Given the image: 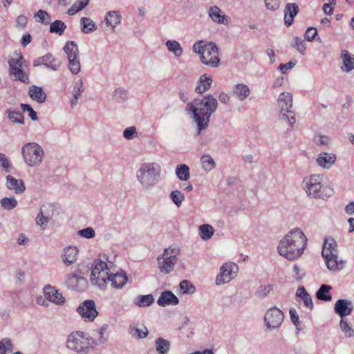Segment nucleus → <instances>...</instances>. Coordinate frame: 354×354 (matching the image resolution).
Listing matches in <instances>:
<instances>
[{"label": "nucleus", "instance_id": "nucleus-1", "mask_svg": "<svg viewBox=\"0 0 354 354\" xmlns=\"http://www.w3.org/2000/svg\"><path fill=\"white\" fill-rule=\"evenodd\" d=\"M308 239L299 228L290 231L279 243V254L289 261L299 259L307 246Z\"/></svg>", "mask_w": 354, "mask_h": 354}, {"label": "nucleus", "instance_id": "nucleus-2", "mask_svg": "<svg viewBox=\"0 0 354 354\" xmlns=\"http://www.w3.org/2000/svg\"><path fill=\"white\" fill-rule=\"evenodd\" d=\"M187 106L193 112L194 119L200 133L207 127L210 116L217 108V100L212 95H207L203 99H195Z\"/></svg>", "mask_w": 354, "mask_h": 354}, {"label": "nucleus", "instance_id": "nucleus-3", "mask_svg": "<svg viewBox=\"0 0 354 354\" xmlns=\"http://www.w3.org/2000/svg\"><path fill=\"white\" fill-rule=\"evenodd\" d=\"M337 243L334 239L328 237L324 239L322 254L327 268L332 271L340 270L344 267L345 262L337 259Z\"/></svg>", "mask_w": 354, "mask_h": 354}, {"label": "nucleus", "instance_id": "nucleus-4", "mask_svg": "<svg viewBox=\"0 0 354 354\" xmlns=\"http://www.w3.org/2000/svg\"><path fill=\"white\" fill-rule=\"evenodd\" d=\"M194 50L200 55L202 63L210 67L218 66L220 59L218 49L213 42L203 44L200 41L194 45Z\"/></svg>", "mask_w": 354, "mask_h": 354}, {"label": "nucleus", "instance_id": "nucleus-5", "mask_svg": "<svg viewBox=\"0 0 354 354\" xmlns=\"http://www.w3.org/2000/svg\"><path fill=\"white\" fill-rule=\"evenodd\" d=\"M160 171V165L156 162L144 163L137 171V178L143 187L148 188L158 183Z\"/></svg>", "mask_w": 354, "mask_h": 354}, {"label": "nucleus", "instance_id": "nucleus-6", "mask_svg": "<svg viewBox=\"0 0 354 354\" xmlns=\"http://www.w3.org/2000/svg\"><path fill=\"white\" fill-rule=\"evenodd\" d=\"M306 192L308 196L315 198H327L333 193V188L324 184V178L320 175H313L308 180L306 185Z\"/></svg>", "mask_w": 354, "mask_h": 354}, {"label": "nucleus", "instance_id": "nucleus-7", "mask_svg": "<svg viewBox=\"0 0 354 354\" xmlns=\"http://www.w3.org/2000/svg\"><path fill=\"white\" fill-rule=\"evenodd\" d=\"M111 273L106 261L96 259L92 265L91 281L93 284L104 289L108 283Z\"/></svg>", "mask_w": 354, "mask_h": 354}, {"label": "nucleus", "instance_id": "nucleus-8", "mask_svg": "<svg viewBox=\"0 0 354 354\" xmlns=\"http://www.w3.org/2000/svg\"><path fill=\"white\" fill-rule=\"evenodd\" d=\"M67 347L78 353H86L92 346L91 339L84 333L75 331L71 333L66 341Z\"/></svg>", "mask_w": 354, "mask_h": 354}, {"label": "nucleus", "instance_id": "nucleus-9", "mask_svg": "<svg viewBox=\"0 0 354 354\" xmlns=\"http://www.w3.org/2000/svg\"><path fill=\"white\" fill-rule=\"evenodd\" d=\"M26 163L30 166H36L41 163L44 157L43 149L35 142L25 145L21 149Z\"/></svg>", "mask_w": 354, "mask_h": 354}, {"label": "nucleus", "instance_id": "nucleus-10", "mask_svg": "<svg viewBox=\"0 0 354 354\" xmlns=\"http://www.w3.org/2000/svg\"><path fill=\"white\" fill-rule=\"evenodd\" d=\"M15 58L9 59L10 73L15 80H19L23 83L28 84V75L22 70L23 56L21 53H15Z\"/></svg>", "mask_w": 354, "mask_h": 354}, {"label": "nucleus", "instance_id": "nucleus-11", "mask_svg": "<svg viewBox=\"0 0 354 354\" xmlns=\"http://www.w3.org/2000/svg\"><path fill=\"white\" fill-rule=\"evenodd\" d=\"M178 253V250L176 248H167L165 250L162 255L158 258V266L161 272L167 274L173 270L174 265L177 262Z\"/></svg>", "mask_w": 354, "mask_h": 354}, {"label": "nucleus", "instance_id": "nucleus-12", "mask_svg": "<svg viewBox=\"0 0 354 354\" xmlns=\"http://www.w3.org/2000/svg\"><path fill=\"white\" fill-rule=\"evenodd\" d=\"M64 50L67 55L70 71L73 74H77L81 68L77 45L74 41H68Z\"/></svg>", "mask_w": 354, "mask_h": 354}, {"label": "nucleus", "instance_id": "nucleus-13", "mask_svg": "<svg viewBox=\"0 0 354 354\" xmlns=\"http://www.w3.org/2000/svg\"><path fill=\"white\" fill-rule=\"evenodd\" d=\"M239 268L236 264L230 262L223 264L220 270V274L216 277V283L220 285L232 281L238 272Z\"/></svg>", "mask_w": 354, "mask_h": 354}, {"label": "nucleus", "instance_id": "nucleus-14", "mask_svg": "<svg viewBox=\"0 0 354 354\" xmlns=\"http://www.w3.org/2000/svg\"><path fill=\"white\" fill-rule=\"evenodd\" d=\"M81 317L86 322H93L98 315L93 300L84 301L77 309Z\"/></svg>", "mask_w": 354, "mask_h": 354}, {"label": "nucleus", "instance_id": "nucleus-15", "mask_svg": "<svg viewBox=\"0 0 354 354\" xmlns=\"http://www.w3.org/2000/svg\"><path fill=\"white\" fill-rule=\"evenodd\" d=\"M279 105L281 112L288 113L286 118L292 126L295 122V113L290 109L292 106V95L290 93H281L279 97Z\"/></svg>", "mask_w": 354, "mask_h": 354}, {"label": "nucleus", "instance_id": "nucleus-16", "mask_svg": "<svg viewBox=\"0 0 354 354\" xmlns=\"http://www.w3.org/2000/svg\"><path fill=\"white\" fill-rule=\"evenodd\" d=\"M264 320L268 328H278L283 320V313L276 307L271 308L266 312Z\"/></svg>", "mask_w": 354, "mask_h": 354}, {"label": "nucleus", "instance_id": "nucleus-17", "mask_svg": "<svg viewBox=\"0 0 354 354\" xmlns=\"http://www.w3.org/2000/svg\"><path fill=\"white\" fill-rule=\"evenodd\" d=\"M353 308V306L351 301L342 299L336 301L334 310L338 315L343 318L349 315L352 313Z\"/></svg>", "mask_w": 354, "mask_h": 354}, {"label": "nucleus", "instance_id": "nucleus-18", "mask_svg": "<svg viewBox=\"0 0 354 354\" xmlns=\"http://www.w3.org/2000/svg\"><path fill=\"white\" fill-rule=\"evenodd\" d=\"M44 294L46 299L57 305H62L65 302V299L62 295L59 292L57 289L50 285L44 287Z\"/></svg>", "mask_w": 354, "mask_h": 354}, {"label": "nucleus", "instance_id": "nucleus-19", "mask_svg": "<svg viewBox=\"0 0 354 354\" xmlns=\"http://www.w3.org/2000/svg\"><path fill=\"white\" fill-rule=\"evenodd\" d=\"M128 280L127 276L123 272L111 273L108 280L111 288L115 289H121L127 283Z\"/></svg>", "mask_w": 354, "mask_h": 354}, {"label": "nucleus", "instance_id": "nucleus-20", "mask_svg": "<svg viewBox=\"0 0 354 354\" xmlns=\"http://www.w3.org/2000/svg\"><path fill=\"white\" fill-rule=\"evenodd\" d=\"M33 64L34 66L43 64L53 70H57L60 66L59 62L55 59L51 54H46L35 59Z\"/></svg>", "mask_w": 354, "mask_h": 354}, {"label": "nucleus", "instance_id": "nucleus-21", "mask_svg": "<svg viewBox=\"0 0 354 354\" xmlns=\"http://www.w3.org/2000/svg\"><path fill=\"white\" fill-rule=\"evenodd\" d=\"M178 302V297L169 290L162 292L157 301L158 304L160 306L177 305Z\"/></svg>", "mask_w": 354, "mask_h": 354}, {"label": "nucleus", "instance_id": "nucleus-22", "mask_svg": "<svg viewBox=\"0 0 354 354\" xmlns=\"http://www.w3.org/2000/svg\"><path fill=\"white\" fill-rule=\"evenodd\" d=\"M299 12V7L295 3H288L284 9V23L287 26L292 24L294 17Z\"/></svg>", "mask_w": 354, "mask_h": 354}, {"label": "nucleus", "instance_id": "nucleus-23", "mask_svg": "<svg viewBox=\"0 0 354 354\" xmlns=\"http://www.w3.org/2000/svg\"><path fill=\"white\" fill-rule=\"evenodd\" d=\"M336 156L333 153L323 152L317 158V163L323 168H330L335 162Z\"/></svg>", "mask_w": 354, "mask_h": 354}, {"label": "nucleus", "instance_id": "nucleus-24", "mask_svg": "<svg viewBox=\"0 0 354 354\" xmlns=\"http://www.w3.org/2000/svg\"><path fill=\"white\" fill-rule=\"evenodd\" d=\"M78 256V250L75 246H68L66 248L62 254V260L66 265L74 263Z\"/></svg>", "mask_w": 354, "mask_h": 354}, {"label": "nucleus", "instance_id": "nucleus-25", "mask_svg": "<svg viewBox=\"0 0 354 354\" xmlns=\"http://www.w3.org/2000/svg\"><path fill=\"white\" fill-rule=\"evenodd\" d=\"M6 180L7 187L10 190H13L15 193L21 194L25 191V185L22 180H17L12 176H8Z\"/></svg>", "mask_w": 354, "mask_h": 354}, {"label": "nucleus", "instance_id": "nucleus-26", "mask_svg": "<svg viewBox=\"0 0 354 354\" xmlns=\"http://www.w3.org/2000/svg\"><path fill=\"white\" fill-rule=\"evenodd\" d=\"M28 93L32 100L39 104L44 102L46 100V94L41 87L31 86L29 88Z\"/></svg>", "mask_w": 354, "mask_h": 354}, {"label": "nucleus", "instance_id": "nucleus-27", "mask_svg": "<svg viewBox=\"0 0 354 354\" xmlns=\"http://www.w3.org/2000/svg\"><path fill=\"white\" fill-rule=\"evenodd\" d=\"M341 58L343 62L342 69L346 72H350L354 70V57L347 50L341 51Z\"/></svg>", "mask_w": 354, "mask_h": 354}, {"label": "nucleus", "instance_id": "nucleus-28", "mask_svg": "<svg viewBox=\"0 0 354 354\" xmlns=\"http://www.w3.org/2000/svg\"><path fill=\"white\" fill-rule=\"evenodd\" d=\"M212 83V80L210 77L203 75L200 77L197 86L196 88V92L198 93H203L209 89Z\"/></svg>", "mask_w": 354, "mask_h": 354}, {"label": "nucleus", "instance_id": "nucleus-29", "mask_svg": "<svg viewBox=\"0 0 354 354\" xmlns=\"http://www.w3.org/2000/svg\"><path fill=\"white\" fill-rule=\"evenodd\" d=\"M209 15L211 19L215 22L223 24L227 22L225 16L221 15V10L217 6L210 8Z\"/></svg>", "mask_w": 354, "mask_h": 354}, {"label": "nucleus", "instance_id": "nucleus-30", "mask_svg": "<svg viewBox=\"0 0 354 354\" xmlns=\"http://www.w3.org/2000/svg\"><path fill=\"white\" fill-rule=\"evenodd\" d=\"M332 288L330 286L323 284L319 288V290L316 293V297L318 299L329 301L331 300L332 297L330 295V290Z\"/></svg>", "mask_w": 354, "mask_h": 354}, {"label": "nucleus", "instance_id": "nucleus-31", "mask_svg": "<svg viewBox=\"0 0 354 354\" xmlns=\"http://www.w3.org/2000/svg\"><path fill=\"white\" fill-rule=\"evenodd\" d=\"M250 93V88L244 84H237L234 90V94L240 100H245Z\"/></svg>", "mask_w": 354, "mask_h": 354}, {"label": "nucleus", "instance_id": "nucleus-32", "mask_svg": "<svg viewBox=\"0 0 354 354\" xmlns=\"http://www.w3.org/2000/svg\"><path fill=\"white\" fill-rule=\"evenodd\" d=\"M106 22L108 26H110L113 29L121 21V15L119 12L111 11L109 12L106 17Z\"/></svg>", "mask_w": 354, "mask_h": 354}, {"label": "nucleus", "instance_id": "nucleus-33", "mask_svg": "<svg viewBox=\"0 0 354 354\" xmlns=\"http://www.w3.org/2000/svg\"><path fill=\"white\" fill-rule=\"evenodd\" d=\"M170 348V342L162 338L158 337L156 340V349L159 354H166Z\"/></svg>", "mask_w": 354, "mask_h": 354}, {"label": "nucleus", "instance_id": "nucleus-34", "mask_svg": "<svg viewBox=\"0 0 354 354\" xmlns=\"http://www.w3.org/2000/svg\"><path fill=\"white\" fill-rule=\"evenodd\" d=\"M89 0H77L67 10L68 15H74L79 11L84 9L88 4Z\"/></svg>", "mask_w": 354, "mask_h": 354}, {"label": "nucleus", "instance_id": "nucleus-35", "mask_svg": "<svg viewBox=\"0 0 354 354\" xmlns=\"http://www.w3.org/2000/svg\"><path fill=\"white\" fill-rule=\"evenodd\" d=\"M66 29V25L61 20H55L50 25V32L59 36L64 33Z\"/></svg>", "mask_w": 354, "mask_h": 354}, {"label": "nucleus", "instance_id": "nucleus-36", "mask_svg": "<svg viewBox=\"0 0 354 354\" xmlns=\"http://www.w3.org/2000/svg\"><path fill=\"white\" fill-rule=\"evenodd\" d=\"M176 174L180 180H187L189 178V167L185 164L178 165L176 169Z\"/></svg>", "mask_w": 354, "mask_h": 354}, {"label": "nucleus", "instance_id": "nucleus-37", "mask_svg": "<svg viewBox=\"0 0 354 354\" xmlns=\"http://www.w3.org/2000/svg\"><path fill=\"white\" fill-rule=\"evenodd\" d=\"M153 302V297L151 295H140L136 298L135 303L136 305L145 307L149 306Z\"/></svg>", "mask_w": 354, "mask_h": 354}, {"label": "nucleus", "instance_id": "nucleus-38", "mask_svg": "<svg viewBox=\"0 0 354 354\" xmlns=\"http://www.w3.org/2000/svg\"><path fill=\"white\" fill-rule=\"evenodd\" d=\"M200 235L201 238L204 240H207L212 238L214 234V228L208 225L204 224L200 226Z\"/></svg>", "mask_w": 354, "mask_h": 354}, {"label": "nucleus", "instance_id": "nucleus-39", "mask_svg": "<svg viewBox=\"0 0 354 354\" xmlns=\"http://www.w3.org/2000/svg\"><path fill=\"white\" fill-rule=\"evenodd\" d=\"M168 50L175 54L176 56L179 57L183 53V48L180 44L174 40H169L166 42Z\"/></svg>", "mask_w": 354, "mask_h": 354}, {"label": "nucleus", "instance_id": "nucleus-40", "mask_svg": "<svg viewBox=\"0 0 354 354\" xmlns=\"http://www.w3.org/2000/svg\"><path fill=\"white\" fill-rule=\"evenodd\" d=\"M81 23L82 24V30L84 33L91 32L97 28L94 22L87 17H82L81 19Z\"/></svg>", "mask_w": 354, "mask_h": 354}, {"label": "nucleus", "instance_id": "nucleus-41", "mask_svg": "<svg viewBox=\"0 0 354 354\" xmlns=\"http://www.w3.org/2000/svg\"><path fill=\"white\" fill-rule=\"evenodd\" d=\"M84 280V279L81 277L80 275L76 274V273H72L68 274L66 279V283L71 288H75L77 286V283H79L80 281Z\"/></svg>", "mask_w": 354, "mask_h": 354}, {"label": "nucleus", "instance_id": "nucleus-42", "mask_svg": "<svg viewBox=\"0 0 354 354\" xmlns=\"http://www.w3.org/2000/svg\"><path fill=\"white\" fill-rule=\"evenodd\" d=\"M203 168L205 171H211L215 167V162L213 158L209 155H204L201 157Z\"/></svg>", "mask_w": 354, "mask_h": 354}, {"label": "nucleus", "instance_id": "nucleus-43", "mask_svg": "<svg viewBox=\"0 0 354 354\" xmlns=\"http://www.w3.org/2000/svg\"><path fill=\"white\" fill-rule=\"evenodd\" d=\"M130 333L138 338H144L148 335V330L145 326L140 328L131 327Z\"/></svg>", "mask_w": 354, "mask_h": 354}, {"label": "nucleus", "instance_id": "nucleus-44", "mask_svg": "<svg viewBox=\"0 0 354 354\" xmlns=\"http://www.w3.org/2000/svg\"><path fill=\"white\" fill-rule=\"evenodd\" d=\"M8 118L12 122L18 124H24V118L19 111H8Z\"/></svg>", "mask_w": 354, "mask_h": 354}, {"label": "nucleus", "instance_id": "nucleus-45", "mask_svg": "<svg viewBox=\"0 0 354 354\" xmlns=\"http://www.w3.org/2000/svg\"><path fill=\"white\" fill-rule=\"evenodd\" d=\"M35 17L38 21L45 24H48L50 21V15L46 11L41 9L38 10L35 14Z\"/></svg>", "mask_w": 354, "mask_h": 354}, {"label": "nucleus", "instance_id": "nucleus-46", "mask_svg": "<svg viewBox=\"0 0 354 354\" xmlns=\"http://www.w3.org/2000/svg\"><path fill=\"white\" fill-rule=\"evenodd\" d=\"M1 206L8 210L14 209L17 205V201L15 198H3L1 201Z\"/></svg>", "mask_w": 354, "mask_h": 354}, {"label": "nucleus", "instance_id": "nucleus-47", "mask_svg": "<svg viewBox=\"0 0 354 354\" xmlns=\"http://www.w3.org/2000/svg\"><path fill=\"white\" fill-rule=\"evenodd\" d=\"M342 330L345 333L346 337H351L354 335L353 329L348 325L346 319L342 318L339 324Z\"/></svg>", "mask_w": 354, "mask_h": 354}, {"label": "nucleus", "instance_id": "nucleus-48", "mask_svg": "<svg viewBox=\"0 0 354 354\" xmlns=\"http://www.w3.org/2000/svg\"><path fill=\"white\" fill-rule=\"evenodd\" d=\"M170 197H171V199L172 200V201L178 207L180 206L182 202L185 199V196H184L183 194L178 190L173 191L170 194Z\"/></svg>", "mask_w": 354, "mask_h": 354}, {"label": "nucleus", "instance_id": "nucleus-49", "mask_svg": "<svg viewBox=\"0 0 354 354\" xmlns=\"http://www.w3.org/2000/svg\"><path fill=\"white\" fill-rule=\"evenodd\" d=\"M180 288L184 294L193 293L195 291V287L187 280L180 282Z\"/></svg>", "mask_w": 354, "mask_h": 354}, {"label": "nucleus", "instance_id": "nucleus-50", "mask_svg": "<svg viewBox=\"0 0 354 354\" xmlns=\"http://www.w3.org/2000/svg\"><path fill=\"white\" fill-rule=\"evenodd\" d=\"M272 290V287L271 285L268 284L266 286H261L257 291V295L260 298H263L266 297Z\"/></svg>", "mask_w": 354, "mask_h": 354}, {"label": "nucleus", "instance_id": "nucleus-51", "mask_svg": "<svg viewBox=\"0 0 354 354\" xmlns=\"http://www.w3.org/2000/svg\"><path fill=\"white\" fill-rule=\"evenodd\" d=\"M12 344L8 339L0 341V354H6L8 351H12Z\"/></svg>", "mask_w": 354, "mask_h": 354}, {"label": "nucleus", "instance_id": "nucleus-52", "mask_svg": "<svg viewBox=\"0 0 354 354\" xmlns=\"http://www.w3.org/2000/svg\"><path fill=\"white\" fill-rule=\"evenodd\" d=\"M294 46L297 48V50L301 53V54H304V52L306 49V44L304 41L301 39L300 38L295 37L294 38Z\"/></svg>", "mask_w": 354, "mask_h": 354}, {"label": "nucleus", "instance_id": "nucleus-53", "mask_svg": "<svg viewBox=\"0 0 354 354\" xmlns=\"http://www.w3.org/2000/svg\"><path fill=\"white\" fill-rule=\"evenodd\" d=\"M21 108L23 111H28L29 113V116L32 120H37V113L33 110V109L27 104H21Z\"/></svg>", "mask_w": 354, "mask_h": 354}, {"label": "nucleus", "instance_id": "nucleus-54", "mask_svg": "<svg viewBox=\"0 0 354 354\" xmlns=\"http://www.w3.org/2000/svg\"><path fill=\"white\" fill-rule=\"evenodd\" d=\"M266 6L268 10H277L279 8V0H265Z\"/></svg>", "mask_w": 354, "mask_h": 354}, {"label": "nucleus", "instance_id": "nucleus-55", "mask_svg": "<svg viewBox=\"0 0 354 354\" xmlns=\"http://www.w3.org/2000/svg\"><path fill=\"white\" fill-rule=\"evenodd\" d=\"M28 23V18L24 15H19L16 19V27L19 29L24 28Z\"/></svg>", "mask_w": 354, "mask_h": 354}, {"label": "nucleus", "instance_id": "nucleus-56", "mask_svg": "<svg viewBox=\"0 0 354 354\" xmlns=\"http://www.w3.org/2000/svg\"><path fill=\"white\" fill-rule=\"evenodd\" d=\"M317 35V30L315 28H308L305 33V38L306 40L311 41Z\"/></svg>", "mask_w": 354, "mask_h": 354}, {"label": "nucleus", "instance_id": "nucleus-57", "mask_svg": "<svg viewBox=\"0 0 354 354\" xmlns=\"http://www.w3.org/2000/svg\"><path fill=\"white\" fill-rule=\"evenodd\" d=\"M78 233L82 236H84L87 239L93 238L95 236V231L91 227H87L82 230H80Z\"/></svg>", "mask_w": 354, "mask_h": 354}, {"label": "nucleus", "instance_id": "nucleus-58", "mask_svg": "<svg viewBox=\"0 0 354 354\" xmlns=\"http://www.w3.org/2000/svg\"><path fill=\"white\" fill-rule=\"evenodd\" d=\"M136 134V129L134 127L127 128L124 132L123 136L127 140H131Z\"/></svg>", "mask_w": 354, "mask_h": 354}, {"label": "nucleus", "instance_id": "nucleus-59", "mask_svg": "<svg viewBox=\"0 0 354 354\" xmlns=\"http://www.w3.org/2000/svg\"><path fill=\"white\" fill-rule=\"evenodd\" d=\"M0 166L6 171L10 170V162L7 157L3 153H0Z\"/></svg>", "mask_w": 354, "mask_h": 354}, {"label": "nucleus", "instance_id": "nucleus-60", "mask_svg": "<svg viewBox=\"0 0 354 354\" xmlns=\"http://www.w3.org/2000/svg\"><path fill=\"white\" fill-rule=\"evenodd\" d=\"M82 86V82L80 81V86L79 87H77V91H75V93L73 95V99L71 100V106H74L76 105L77 104V99H78V97L80 95V93H81V87ZM76 89V86L75 87V90Z\"/></svg>", "mask_w": 354, "mask_h": 354}, {"label": "nucleus", "instance_id": "nucleus-61", "mask_svg": "<svg viewBox=\"0 0 354 354\" xmlns=\"http://www.w3.org/2000/svg\"><path fill=\"white\" fill-rule=\"evenodd\" d=\"M47 218L43 215L42 211H40L36 218L37 225L43 227L44 225L47 223Z\"/></svg>", "mask_w": 354, "mask_h": 354}, {"label": "nucleus", "instance_id": "nucleus-62", "mask_svg": "<svg viewBox=\"0 0 354 354\" xmlns=\"http://www.w3.org/2000/svg\"><path fill=\"white\" fill-rule=\"evenodd\" d=\"M314 142L317 145H326L328 142V138L326 136L318 135L315 136Z\"/></svg>", "mask_w": 354, "mask_h": 354}, {"label": "nucleus", "instance_id": "nucleus-63", "mask_svg": "<svg viewBox=\"0 0 354 354\" xmlns=\"http://www.w3.org/2000/svg\"><path fill=\"white\" fill-rule=\"evenodd\" d=\"M295 66V63L292 62H289L286 64H281L279 66V69L283 73H285L288 70L291 69Z\"/></svg>", "mask_w": 354, "mask_h": 354}, {"label": "nucleus", "instance_id": "nucleus-64", "mask_svg": "<svg viewBox=\"0 0 354 354\" xmlns=\"http://www.w3.org/2000/svg\"><path fill=\"white\" fill-rule=\"evenodd\" d=\"M289 313L291 321L294 323L295 325L297 326V324L299 323V317L297 315L296 310L294 308H291Z\"/></svg>", "mask_w": 354, "mask_h": 354}]
</instances>
